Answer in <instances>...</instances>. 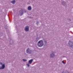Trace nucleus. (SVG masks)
Masks as SVG:
<instances>
[{"label":"nucleus","mask_w":73,"mask_h":73,"mask_svg":"<svg viewBox=\"0 0 73 73\" xmlns=\"http://www.w3.org/2000/svg\"><path fill=\"white\" fill-rule=\"evenodd\" d=\"M38 45L39 47H41L42 46L44 45V43H43V41L42 40H40L39 41L38 43Z\"/></svg>","instance_id":"nucleus-1"},{"label":"nucleus","mask_w":73,"mask_h":73,"mask_svg":"<svg viewBox=\"0 0 73 73\" xmlns=\"http://www.w3.org/2000/svg\"><path fill=\"white\" fill-rule=\"evenodd\" d=\"M5 68V65L3 64V63H0V69H4Z\"/></svg>","instance_id":"nucleus-2"},{"label":"nucleus","mask_w":73,"mask_h":73,"mask_svg":"<svg viewBox=\"0 0 73 73\" xmlns=\"http://www.w3.org/2000/svg\"><path fill=\"white\" fill-rule=\"evenodd\" d=\"M25 31H29V27L28 26H27L25 27Z\"/></svg>","instance_id":"nucleus-3"},{"label":"nucleus","mask_w":73,"mask_h":73,"mask_svg":"<svg viewBox=\"0 0 73 73\" xmlns=\"http://www.w3.org/2000/svg\"><path fill=\"white\" fill-rule=\"evenodd\" d=\"M54 56V54H53V52H52L51 54L50 55V58H53Z\"/></svg>","instance_id":"nucleus-4"},{"label":"nucleus","mask_w":73,"mask_h":73,"mask_svg":"<svg viewBox=\"0 0 73 73\" xmlns=\"http://www.w3.org/2000/svg\"><path fill=\"white\" fill-rule=\"evenodd\" d=\"M28 9L29 11H31L32 9V8H31V6H29L28 8Z\"/></svg>","instance_id":"nucleus-5"},{"label":"nucleus","mask_w":73,"mask_h":73,"mask_svg":"<svg viewBox=\"0 0 73 73\" xmlns=\"http://www.w3.org/2000/svg\"><path fill=\"white\" fill-rule=\"evenodd\" d=\"M33 61V59H31L29 61V64H31L32 62Z\"/></svg>","instance_id":"nucleus-6"},{"label":"nucleus","mask_w":73,"mask_h":73,"mask_svg":"<svg viewBox=\"0 0 73 73\" xmlns=\"http://www.w3.org/2000/svg\"><path fill=\"white\" fill-rule=\"evenodd\" d=\"M15 2H16V1L15 0H14L13 1H11V3H12V4H14L15 3Z\"/></svg>","instance_id":"nucleus-7"},{"label":"nucleus","mask_w":73,"mask_h":73,"mask_svg":"<svg viewBox=\"0 0 73 73\" xmlns=\"http://www.w3.org/2000/svg\"><path fill=\"white\" fill-rule=\"evenodd\" d=\"M70 43H71V44H72V42L69 41V43L70 46L72 48V46H73V45H70Z\"/></svg>","instance_id":"nucleus-8"},{"label":"nucleus","mask_w":73,"mask_h":73,"mask_svg":"<svg viewBox=\"0 0 73 73\" xmlns=\"http://www.w3.org/2000/svg\"><path fill=\"white\" fill-rule=\"evenodd\" d=\"M29 48H28V49L27 50V53H29Z\"/></svg>","instance_id":"nucleus-9"},{"label":"nucleus","mask_w":73,"mask_h":73,"mask_svg":"<svg viewBox=\"0 0 73 73\" xmlns=\"http://www.w3.org/2000/svg\"><path fill=\"white\" fill-rule=\"evenodd\" d=\"M22 13H20V14H21V16H22V15H23V11H22Z\"/></svg>","instance_id":"nucleus-10"},{"label":"nucleus","mask_w":73,"mask_h":73,"mask_svg":"<svg viewBox=\"0 0 73 73\" xmlns=\"http://www.w3.org/2000/svg\"><path fill=\"white\" fill-rule=\"evenodd\" d=\"M27 66H28V67L29 66V64H27Z\"/></svg>","instance_id":"nucleus-11"},{"label":"nucleus","mask_w":73,"mask_h":73,"mask_svg":"<svg viewBox=\"0 0 73 73\" xmlns=\"http://www.w3.org/2000/svg\"><path fill=\"white\" fill-rule=\"evenodd\" d=\"M62 62L64 64H65V62H64V61H62Z\"/></svg>","instance_id":"nucleus-12"},{"label":"nucleus","mask_w":73,"mask_h":73,"mask_svg":"<svg viewBox=\"0 0 73 73\" xmlns=\"http://www.w3.org/2000/svg\"><path fill=\"white\" fill-rule=\"evenodd\" d=\"M44 42H45V43H46V40H45L44 41Z\"/></svg>","instance_id":"nucleus-13"},{"label":"nucleus","mask_w":73,"mask_h":73,"mask_svg":"<svg viewBox=\"0 0 73 73\" xmlns=\"http://www.w3.org/2000/svg\"><path fill=\"white\" fill-rule=\"evenodd\" d=\"M23 61H27V60H25L24 59H23Z\"/></svg>","instance_id":"nucleus-14"},{"label":"nucleus","mask_w":73,"mask_h":73,"mask_svg":"<svg viewBox=\"0 0 73 73\" xmlns=\"http://www.w3.org/2000/svg\"><path fill=\"white\" fill-rule=\"evenodd\" d=\"M24 12H25V13L26 12V10H24Z\"/></svg>","instance_id":"nucleus-15"}]
</instances>
